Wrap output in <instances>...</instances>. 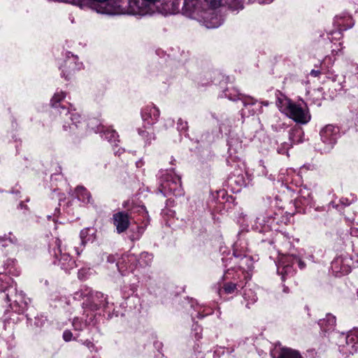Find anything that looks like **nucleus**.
I'll return each instance as SVG.
<instances>
[{"label":"nucleus","mask_w":358,"mask_h":358,"mask_svg":"<svg viewBox=\"0 0 358 358\" xmlns=\"http://www.w3.org/2000/svg\"><path fill=\"white\" fill-rule=\"evenodd\" d=\"M83 344L90 350H92L94 349V345L92 342H91L90 341H85Z\"/></svg>","instance_id":"18"},{"label":"nucleus","mask_w":358,"mask_h":358,"mask_svg":"<svg viewBox=\"0 0 358 358\" xmlns=\"http://www.w3.org/2000/svg\"><path fill=\"white\" fill-rule=\"evenodd\" d=\"M90 124L92 126V128L94 129V127H93V122H91Z\"/></svg>","instance_id":"25"},{"label":"nucleus","mask_w":358,"mask_h":358,"mask_svg":"<svg viewBox=\"0 0 358 358\" xmlns=\"http://www.w3.org/2000/svg\"><path fill=\"white\" fill-rule=\"evenodd\" d=\"M56 248L53 250L55 257L54 264L61 266L62 269L69 271L75 266V262L72 259L69 252H66V248H62L61 241L58 238L55 240Z\"/></svg>","instance_id":"2"},{"label":"nucleus","mask_w":358,"mask_h":358,"mask_svg":"<svg viewBox=\"0 0 358 358\" xmlns=\"http://www.w3.org/2000/svg\"><path fill=\"white\" fill-rule=\"evenodd\" d=\"M72 337L73 334L69 330L64 331V332L63 333V338L66 342L70 341L72 339Z\"/></svg>","instance_id":"17"},{"label":"nucleus","mask_w":358,"mask_h":358,"mask_svg":"<svg viewBox=\"0 0 358 358\" xmlns=\"http://www.w3.org/2000/svg\"><path fill=\"white\" fill-rule=\"evenodd\" d=\"M345 199L344 198H342L341 201L342 203H343L344 205H349L350 203V202H345Z\"/></svg>","instance_id":"21"},{"label":"nucleus","mask_w":358,"mask_h":358,"mask_svg":"<svg viewBox=\"0 0 358 358\" xmlns=\"http://www.w3.org/2000/svg\"><path fill=\"white\" fill-rule=\"evenodd\" d=\"M113 220L119 234L125 231L129 227L130 220L128 213L124 212L116 213L113 215Z\"/></svg>","instance_id":"4"},{"label":"nucleus","mask_w":358,"mask_h":358,"mask_svg":"<svg viewBox=\"0 0 358 358\" xmlns=\"http://www.w3.org/2000/svg\"><path fill=\"white\" fill-rule=\"evenodd\" d=\"M336 322V317L329 313L324 319L320 320L319 325L323 331H329L334 329Z\"/></svg>","instance_id":"9"},{"label":"nucleus","mask_w":358,"mask_h":358,"mask_svg":"<svg viewBox=\"0 0 358 358\" xmlns=\"http://www.w3.org/2000/svg\"><path fill=\"white\" fill-rule=\"evenodd\" d=\"M65 97V94L64 92L57 93L54 95L52 99V103L54 106L55 103L59 102L61 100L64 99Z\"/></svg>","instance_id":"16"},{"label":"nucleus","mask_w":358,"mask_h":358,"mask_svg":"<svg viewBox=\"0 0 358 358\" xmlns=\"http://www.w3.org/2000/svg\"><path fill=\"white\" fill-rule=\"evenodd\" d=\"M74 66L75 64L71 60H67L65 62L64 69L62 70V72L64 73V76H65L66 78H68L69 76L73 73L74 71Z\"/></svg>","instance_id":"13"},{"label":"nucleus","mask_w":358,"mask_h":358,"mask_svg":"<svg viewBox=\"0 0 358 358\" xmlns=\"http://www.w3.org/2000/svg\"><path fill=\"white\" fill-rule=\"evenodd\" d=\"M7 241L12 244H16L17 243V238L15 236H13V234L11 232H10L8 235H5L3 237H0V243L1 244L2 246L6 245V242Z\"/></svg>","instance_id":"14"},{"label":"nucleus","mask_w":358,"mask_h":358,"mask_svg":"<svg viewBox=\"0 0 358 358\" xmlns=\"http://www.w3.org/2000/svg\"><path fill=\"white\" fill-rule=\"evenodd\" d=\"M127 206V202H124V204H123V206L126 207Z\"/></svg>","instance_id":"23"},{"label":"nucleus","mask_w":358,"mask_h":358,"mask_svg":"<svg viewBox=\"0 0 358 358\" xmlns=\"http://www.w3.org/2000/svg\"><path fill=\"white\" fill-rule=\"evenodd\" d=\"M163 187L164 189L168 188V189L173 192L176 196H180L182 194L181 182L179 178H176L173 180L166 182L163 184Z\"/></svg>","instance_id":"8"},{"label":"nucleus","mask_w":358,"mask_h":358,"mask_svg":"<svg viewBox=\"0 0 358 358\" xmlns=\"http://www.w3.org/2000/svg\"><path fill=\"white\" fill-rule=\"evenodd\" d=\"M283 270L285 274L291 273V266L297 264L299 268L303 269L306 266V264L299 257L289 255L285 257V261L283 262Z\"/></svg>","instance_id":"6"},{"label":"nucleus","mask_w":358,"mask_h":358,"mask_svg":"<svg viewBox=\"0 0 358 358\" xmlns=\"http://www.w3.org/2000/svg\"><path fill=\"white\" fill-rule=\"evenodd\" d=\"M236 289L237 284L234 282H227L223 286V289L226 294H232Z\"/></svg>","instance_id":"15"},{"label":"nucleus","mask_w":358,"mask_h":358,"mask_svg":"<svg viewBox=\"0 0 358 358\" xmlns=\"http://www.w3.org/2000/svg\"><path fill=\"white\" fill-rule=\"evenodd\" d=\"M159 117V110L153 106H146L142 112L143 120L148 125L155 124Z\"/></svg>","instance_id":"5"},{"label":"nucleus","mask_w":358,"mask_h":358,"mask_svg":"<svg viewBox=\"0 0 358 358\" xmlns=\"http://www.w3.org/2000/svg\"><path fill=\"white\" fill-rule=\"evenodd\" d=\"M75 250H76V254H77L78 255H80V252H81V251H82V250H78V248H76V247H75Z\"/></svg>","instance_id":"22"},{"label":"nucleus","mask_w":358,"mask_h":358,"mask_svg":"<svg viewBox=\"0 0 358 358\" xmlns=\"http://www.w3.org/2000/svg\"><path fill=\"white\" fill-rule=\"evenodd\" d=\"M117 266L118 269L120 270V271L122 272V261H119L117 263Z\"/></svg>","instance_id":"20"},{"label":"nucleus","mask_w":358,"mask_h":358,"mask_svg":"<svg viewBox=\"0 0 358 358\" xmlns=\"http://www.w3.org/2000/svg\"><path fill=\"white\" fill-rule=\"evenodd\" d=\"M279 110L297 123L306 124L310 120V115L306 106L294 103L285 96L279 97L276 101Z\"/></svg>","instance_id":"1"},{"label":"nucleus","mask_w":358,"mask_h":358,"mask_svg":"<svg viewBox=\"0 0 358 358\" xmlns=\"http://www.w3.org/2000/svg\"><path fill=\"white\" fill-rule=\"evenodd\" d=\"M94 230L92 228H86L80 231V236L83 244L94 240Z\"/></svg>","instance_id":"11"},{"label":"nucleus","mask_w":358,"mask_h":358,"mask_svg":"<svg viewBox=\"0 0 358 358\" xmlns=\"http://www.w3.org/2000/svg\"><path fill=\"white\" fill-rule=\"evenodd\" d=\"M76 194L78 199L85 203H90L91 195L90 192L83 187H78L76 189Z\"/></svg>","instance_id":"10"},{"label":"nucleus","mask_w":358,"mask_h":358,"mask_svg":"<svg viewBox=\"0 0 358 358\" xmlns=\"http://www.w3.org/2000/svg\"><path fill=\"white\" fill-rule=\"evenodd\" d=\"M6 299H7L8 301H10V299H9V297L8 296H7Z\"/></svg>","instance_id":"24"},{"label":"nucleus","mask_w":358,"mask_h":358,"mask_svg":"<svg viewBox=\"0 0 358 358\" xmlns=\"http://www.w3.org/2000/svg\"><path fill=\"white\" fill-rule=\"evenodd\" d=\"M320 136L324 143L333 145L338 138V128L331 124L327 125L321 130Z\"/></svg>","instance_id":"3"},{"label":"nucleus","mask_w":358,"mask_h":358,"mask_svg":"<svg viewBox=\"0 0 358 358\" xmlns=\"http://www.w3.org/2000/svg\"><path fill=\"white\" fill-rule=\"evenodd\" d=\"M310 75L314 76V77H317L319 75H320V71H316V70H312L311 72H310Z\"/></svg>","instance_id":"19"},{"label":"nucleus","mask_w":358,"mask_h":358,"mask_svg":"<svg viewBox=\"0 0 358 358\" xmlns=\"http://www.w3.org/2000/svg\"><path fill=\"white\" fill-rule=\"evenodd\" d=\"M278 358H302L300 354L290 348H282Z\"/></svg>","instance_id":"12"},{"label":"nucleus","mask_w":358,"mask_h":358,"mask_svg":"<svg viewBox=\"0 0 358 358\" xmlns=\"http://www.w3.org/2000/svg\"><path fill=\"white\" fill-rule=\"evenodd\" d=\"M96 132L103 133L105 138L111 143H115L118 141V135L115 130L106 129L102 124H99L95 129Z\"/></svg>","instance_id":"7"}]
</instances>
